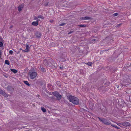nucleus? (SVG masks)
Here are the masks:
<instances>
[{"label": "nucleus", "mask_w": 131, "mask_h": 131, "mask_svg": "<svg viewBox=\"0 0 131 131\" xmlns=\"http://www.w3.org/2000/svg\"><path fill=\"white\" fill-rule=\"evenodd\" d=\"M57 98V100H60L61 98V96L57 92H54L52 93Z\"/></svg>", "instance_id": "39448f33"}, {"label": "nucleus", "mask_w": 131, "mask_h": 131, "mask_svg": "<svg viewBox=\"0 0 131 131\" xmlns=\"http://www.w3.org/2000/svg\"><path fill=\"white\" fill-rule=\"evenodd\" d=\"M9 53L10 54H12L13 53V52L12 50H10L9 51Z\"/></svg>", "instance_id": "c85d7f7f"}, {"label": "nucleus", "mask_w": 131, "mask_h": 131, "mask_svg": "<svg viewBox=\"0 0 131 131\" xmlns=\"http://www.w3.org/2000/svg\"><path fill=\"white\" fill-rule=\"evenodd\" d=\"M36 21H38V22H39L38 20H37Z\"/></svg>", "instance_id": "37998d69"}, {"label": "nucleus", "mask_w": 131, "mask_h": 131, "mask_svg": "<svg viewBox=\"0 0 131 131\" xmlns=\"http://www.w3.org/2000/svg\"><path fill=\"white\" fill-rule=\"evenodd\" d=\"M2 51L1 50H0V58L1 57V56H2Z\"/></svg>", "instance_id": "2f4dec72"}, {"label": "nucleus", "mask_w": 131, "mask_h": 131, "mask_svg": "<svg viewBox=\"0 0 131 131\" xmlns=\"http://www.w3.org/2000/svg\"><path fill=\"white\" fill-rule=\"evenodd\" d=\"M10 70L14 73H16L18 72V71L17 70L15 69H11Z\"/></svg>", "instance_id": "4468645a"}, {"label": "nucleus", "mask_w": 131, "mask_h": 131, "mask_svg": "<svg viewBox=\"0 0 131 131\" xmlns=\"http://www.w3.org/2000/svg\"><path fill=\"white\" fill-rule=\"evenodd\" d=\"M31 24L33 26H37L38 25V21H33L32 23Z\"/></svg>", "instance_id": "f8f14e48"}, {"label": "nucleus", "mask_w": 131, "mask_h": 131, "mask_svg": "<svg viewBox=\"0 0 131 131\" xmlns=\"http://www.w3.org/2000/svg\"><path fill=\"white\" fill-rule=\"evenodd\" d=\"M80 19L82 20L91 19H92V18L91 17H89L85 16L81 17L80 18Z\"/></svg>", "instance_id": "6e6552de"}, {"label": "nucleus", "mask_w": 131, "mask_h": 131, "mask_svg": "<svg viewBox=\"0 0 131 131\" xmlns=\"http://www.w3.org/2000/svg\"><path fill=\"white\" fill-rule=\"evenodd\" d=\"M26 49L27 50V51H28V52L29 51V46L28 44H26Z\"/></svg>", "instance_id": "dca6fc26"}, {"label": "nucleus", "mask_w": 131, "mask_h": 131, "mask_svg": "<svg viewBox=\"0 0 131 131\" xmlns=\"http://www.w3.org/2000/svg\"><path fill=\"white\" fill-rule=\"evenodd\" d=\"M48 3H47L45 4H44L45 5V6H47V5H48Z\"/></svg>", "instance_id": "72a5a7b5"}, {"label": "nucleus", "mask_w": 131, "mask_h": 131, "mask_svg": "<svg viewBox=\"0 0 131 131\" xmlns=\"http://www.w3.org/2000/svg\"><path fill=\"white\" fill-rule=\"evenodd\" d=\"M108 50V49H107V50H104V51H103V52L104 51H107Z\"/></svg>", "instance_id": "a19ab883"}, {"label": "nucleus", "mask_w": 131, "mask_h": 131, "mask_svg": "<svg viewBox=\"0 0 131 131\" xmlns=\"http://www.w3.org/2000/svg\"><path fill=\"white\" fill-rule=\"evenodd\" d=\"M87 64L88 65L91 66L92 65V63L91 62H89L87 63Z\"/></svg>", "instance_id": "5701e85b"}, {"label": "nucleus", "mask_w": 131, "mask_h": 131, "mask_svg": "<svg viewBox=\"0 0 131 131\" xmlns=\"http://www.w3.org/2000/svg\"><path fill=\"white\" fill-rule=\"evenodd\" d=\"M111 125L112 126L114 127L115 128H116L117 129H121L119 127H118L117 126H116V125H114L113 124H111Z\"/></svg>", "instance_id": "2eb2a0df"}, {"label": "nucleus", "mask_w": 131, "mask_h": 131, "mask_svg": "<svg viewBox=\"0 0 131 131\" xmlns=\"http://www.w3.org/2000/svg\"><path fill=\"white\" fill-rule=\"evenodd\" d=\"M29 75L30 78L33 79L36 77L37 75V73L36 72H32L30 70L29 72Z\"/></svg>", "instance_id": "20e7f679"}, {"label": "nucleus", "mask_w": 131, "mask_h": 131, "mask_svg": "<svg viewBox=\"0 0 131 131\" xmlns=\"http://www.w3.org/2000/svg\"><path fill=\"white\" fill-rule=\"evenodd\" d=\"M0 40L1 41H2L1 42H4V41L3 40V39L2 38H0Z\"/></svg>", "instance_id": "473e14b6"}, {"label": "nucleus", "mask_w": 131, "mask_h": 131, "mask_svg": "<svg viewBox=\"0 0 131 131\" xmlns=\"http://www.w3.org/2000/svg\"><path fill=\"white\" fill-rule=\"evenodd\" d=\"M13 26L12 25L10 27V28H11L13 27Z\"/></svg>", "instance_id": "ea45409f"}, {"label": "nucleus", "mask_w": 131, "mask_h": 131, "mask_svg": "<svg viewBox=\"0 0 131 131\" xmlns=\"http://www.w3.org/2000/svg\"><path fill=\"white\" fill-rule=\"evenodd\" d=\"M23 82L25 84L27 85L28 86H29L30 85V84L27 81H23Z\"/></svg>", "instance_id": "ddd939ff"}, {"label": "nucleus", "mask_w": 131, "mask_h": 131, "mask_svg": "<svg viewBox=\"0 0 131 131\" xmlns=\"http://www.w3.org/2000/svg\"><path fill=\"white\" fill-rule=\"evenodd\" d=\"M118 14L117 13H116L113 14V16H116L118 15Z\"/></svg>", "instance_id": "393cba45"}, {"label": "nucleus", "mask_w": 131, "mask_h": 131, "mask_svg": "<svg viewBox=\"0 0 131 131\" xmlns=\"http://www.w3.org/2000/svg\"><path fill=\"white\" fill-rule=\"evenodd\" d=\"M3 45V42L0 41V47H2Z\"/></svg>", "instance_id": "a878e982"}, {"label": "nucleus", "mask_w": 131, "mask_h": 131, "mask_svg": "<svg viewBox=\"0 0 131 131\" xmlns=\"http://www.w3.org/2000/svg\"><path fill=\"white\" fill-rule=\"evenodd\" d=\"M24 4H22L18 6V8L19 12H20L22 8L24 7Z\"/></svg>", "instance_id": "1a4fd4ad"}, {"label": "nucleus", "mask_w": 131, "mask_h": 131, "mask_svg": "<svg viewBox=\"0 0 131 131\" xmlns=\"http://www.w3.org/2000/svg\"><path fill=\"white\" fill-rule=\"evenodd\" d=\"M60 69H63V67H61L60 66Z\"/></svg>", "instance_id": "4c0bfd02"}, {"label": "nucleus", "mask_w": 131, "mask_h": 131, "mask_svg": "<svg viewBox=\"0 0 131 131\" xmlns=\"http://www.w3.org/2000/svg\"><path fill=\"white\" fill-rule=\"evenodd\" d=\"M26 131H29V130H28V131H27V130H26Z\"/></svg>", "instance_id": "49530a36"}, {"label": "nucleus", "mask_w": 131, "mask_h": 131, "mask_svg": "<svg viewBox=\"0 0 131 131\" xmlns=\"http://www.w3.org/2000/svg\"><path fill=\"white\" fill-rule=\"evenodd\" d=\"M122 24H118L116 26V27H119Z\"/></svg>", "instance_id": "bb28decb"}, {"label": "nucleus", "mask_w": 131, "mask_h": 131, "mask_svg": "<svg viewBox=\"0 0 131 131\" xmlns=\"http://www.w3.org/2000/svg\"><path fill=\"white\" fill-rule=\"evenodd\" d=\"M41 109L42 111L43 112H45L46 111V108L43 107H41Z\"/></svg>", "instance_id": "f3484780"}, {"label": "nucleus", "mask_w": 131, "mask_h": 131, "mask_svg": "<svg viewBox=\"0 0 131 131\" xmlns=\"http://www.w3.org/2000/svg\"><path fill=\"white\" fill-rule=\"evenodd\" d=\"M50 22L51 23H53L54 22V20H50Z\"/></svg>", "instance_id": "c9c22d12"}, {"label": "nucleus", "mask_w": 131, "mask_h": 131, "mask_svg": "<svg viewBox=\"0 0 131 131\" xmlns=\"http://www.w3.org/2000/svg\"><path fill=\"white\" fill-rule=\"evenodd\" d=\"M96 40V39H93L92 40V41H94Z\"/></svg>", "instance_id": "e433bc0d"}, {"label": "nucleus", "mask_w": 131, "mask_h": 131, "mask_svg": "<svg viewBox=\"0 0 131 131\" xmlns=\"http://www.w3.org/2000/svg\"><path fill=\"white\" fill-rule=\"evenodd\" d=\"M123 84H121V85H116V86L117 87V88H119V86H121V88L122 87H123Z\"/></svg>", "instance_id": "4be33fe9"}, {"label": "nucleus", "mask_w": 131, "mask_h": 131, "mask_svg": "<svg viewBox=\"0 0 131 131\" xmlns=\"http://www.w3.org/2000/svg\"><path fill=\"white\" fill-rule=\"evenodd\" d=\"M0 94L5 97H7V95L5 92L3 91L1 88H0Z\"/></svg>", "instance_id": "0eeeda50"}, {"label": "nucleus", "mask_w": 131, "mask_h": 131, "mask_svg": "<svg viewBox=\"0 0 131 131\" xmlns=\"http://www.w3.org/2000/svg\"><path fill=\"white\" fill-rule=\"evenodd\" d=\"M43 63L46 66L53 68V66L56 67V62L52 59H50L48 61L46 59L44 60Z\"/></svg>", "instance_id": "f257e3e1"}, {"label": "nucleus", "mask_w": 131, "mask_h": 131, "mask_svg": "<svg viewBox=\"0 0 131 131\" xmlns=\"http://www.w3.org/2000/svg\"><path fill=\"white\" fill-rule=\"evenodd\" d=\"M78 26H79L80 27H86V25H84L81 24L80 25H78Z\"/></svg>", "instance_id": "aec40b11"}, {"label": "nucleus", "mask_w": 131, "mask_h": 131, "mask_svg": "<svg viewBox=\"0 0 131 131\" xmlns=\"http://www.w3.org/2000/svg\"><path fill=\"white\" fill-rule=\"evenodd\" d=\"M119 123H118V124H117L118 125H119V126H121V124H119Z\"/></svg>", "instance_id": "58836bf2"}, {"label": "nucleus", "mask_w": 131, "mask_h": 131, "mask_svg": "<svg viewBox=\"0 0 131 131\" xmlns=\"http://www.w3.org/2000/svg\"><path fill=\"white\" fill-rule=\"evenodd\" d=\"M37 18H41L42 19H43L44 18L41 15L38 16L37 17Z\"/></svg>", "instance_id": "412c9836"}, {"label": "nucleus", "mask_w": 131, "mask_h": 131, "mask_svg": "<svg viewBox=\"0 0 131 131\" xmlns=\"http://www.w3.org/2000/svg\"><path fill=\"white\" fill-rule=\"evenodd\" d=\"M57 84L58 85H60V83L59 81H57Z\"/></svg>", "instance_id": "b1692460"}, {"label": "nucleus", "mask_w": 131, "mask_h": 131, "mask_svg": "<svg viewBox=\"0 0 131 131\" xmlns=\"http://www.w3.org/2000/svg\"><path fill=\"white\" fill-rule=\"evenodd\" d=\"M68 97V99L70 102H72L74 104H78L79 102V100L75 97L70 95Z\"/></svg>", "instance_id": "f03ea898"}, {"label": "nucleus", "mask_w": 131, "mask_h": 131, "mask_svg": "<svg viewBox=\"0 0 131 131\" xmlns=\"http://www.w3.org/2000/svg\"><path fill=\"white\" fill-rule=\"evenodd\" d=\"M35 35L38 38H40L41 36V33L38 31L36 32Z\"/></svg>", "instance_id": "9d476101"}, {"label": "nucleus", "mask_w": 131, "mask_h": 131, "mask_svg": "<svg viewBox=\"0 0 131 131\" xmlns=\"http://www.w3.org/2000/svg\"><path fill=\"white\" fill-rule=\"evenodd\" d=\"M41 70L42 72H43L44 71V68L43 67L41 68Z\"/></svg>", "instance_id": "cd10ccee"}, {"label": "nucleus", "mask_w": 131, "mask_h": 131, "mask_svg": "<svg viewBox=\"0 0 131 131\" xmlns=\"http://www.w3.org/2000/svg\"><path fill=\"white\" fill-rule=\"evenodd\" d=\"M20 50H22V49L21 48H20Z\"/></svg>", "instance_id": "c03bdc74"}, {"label": "nucleus", "mask_w": 131, "mask_h": 131, "mask_svg": "<svg viewBox=\"0 0 131 131\" xmlns=\"http://www.w3.org/2000/svg\"><path fill=\"white\" fill-rule=\"evenodd\" d=\"M22 50V51L24 52H28V51H27V50L26 49L25 50Z\"/></svg>", "instance_id": "7c9ffc66"}, {"label": "nucleus", "mask_w": 131, "mask_h": 131, "mask_svg": "<svg viewBox=\"0 0 131 131\" xmlns=\"http://www.w3.org/2000/svg\"><path fill=\"white\" fill-rule=\"evenodd\" d=\"M73 31H70L68 33V35L70 34H71V33H73Z\"/></svg>", "instance_id": "c756f323"}, {"label": "nucleus", "mask_w": 131, "mask_h": 131, "mask_svg": "<svg viewBox=\"0 0 131 131\" xmlns=\"http://www.w3.org/2000/svg\"><path fill=\"white\" fill-rule=\"evenodd\" d=\"M66 23H62V24H60L59 26H58L59 27H60V26H64V25H66Z\"/></svg>", "instance_id": "a211bd4d"}, {"label": "nucleus", "mask_w": 131, "mask_h": 131, "mask_svg": "<svg viewBox=\"0 0 131 131\" xmlns=\"http://www.w3.org/2000/svg\"><path fill=\"white\" fill-rule=\"evenodd\" d=\"M19 53V52H18V53Z\"/></svg>", "instance_id": "a18cd8bd"}, {"label": "nucleus", "mask_w": 131, "mask_h": 131, "mask_svg": "<svg viewBox=\"0 0 131 131\" xmlns=\"http://www.w3.org/2000/svg\"><path fill=\"white\" fill-rule=\"evenodd\" d=\"M37 18V17H36V18H35V19H37V18Z\"/></svg>", "instance_id": "79ce46f5"}, {"label": "nucleus", "mask_w": 131, "mask_h": 131, "mask_svg": "<svg viewBox=\"0 0 131 131\" xmlns=\"http://www.w3.org/2000/svg\"><path fill=\"white\" fill-rule=\"evenodd\" d=\"M119 124L125 126H130L129 123L127 122L119 123Z\"/></svg>", "instance_id": "423d86ee"}, {"label": "nucleus", "mask_w": 131, "mask_h": 131, "mask_svg": "<svg viewBox=\"0 0 131 131\" xmlns=\"http://www.w3.org/2000/svg\"><path fill=\"white\" fill-rule=\"evenodd\" d=\"M26 126H23L21 128V129H22L23 128L24 129L25 128Z\"/></svg>", "instance_id": "f704fd0d"}, {"label": "nucleus", "mask_w": 131, "mask_h": 131, "mask_svg": "<svg viewBox=\"0 0 131 131\" xmlns=\"http://www.w3.org/2000/svg\"><path fill=\"white\" fill-rule=\"evenodd\" d=\"M5 63L6 64H8V65L9 64V63L7 60H5Z\"/></svg>", "instance_id": "6ab92c4d"}, {"label": "nucleus", "mask_w": 131, "mask_h": 131, "mask_svg": "<svg viewBox=\"0 0 131 131\" xmlns=\"http://www.w3.org/2000/svg\"><path fill=\"white\" fill-rule=\"evenodd\" d=\"M98 118L101 122H102L105 124L109 125L111 124V122L108 119L104 118H101L99 117H98Z\"/></svg>", "instance_id": "7ed1b4c3"}, {"label": "nucleus", "mask_w": 131, "mask_h": 131, "mask_svg": "<svg viewBox=\"0 0 131 131\" xmlns=\"http://www.w3.org/2000/svg\"><path fill=\"white\" fill-rule=\"evenodd\" d=\"M14 89L12 86H8L7 88V90L9 91H12Z\"/></svg>", "instance_id": "9b49d317"}]
</instances>
